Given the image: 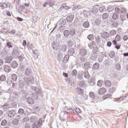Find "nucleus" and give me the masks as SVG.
<instances>
[{
	"label": "nucleus",
	"mask_w": 128,
	"mask_h": 128,
	"mask_svg": "<svg viewBox=\"0 0 128 128\" xmlns=\"http://www.w3.org/2000/svg\"><path fill=\"white\" fill-rule=\"evenodd\" d=\"M43 6H44V8L47 6L49 10H54V3L52 0H48L47 2L44 4Z\"/></svg>",
	"instance_id": "nucleus-1"
},
{
	"label": "nucleus",
	"mask_w": 128,
	"mask_h": 128,
	"mask_svg": "<svg viewBox=\"0 0 128 128\" xmlns=\"http://www.w3.org/2000/svg\"><path fill=\"white\" fill-rule=\"evenodd\" d=\"M31 89L32 90L35 92L36 94V98H38V95L42 96V91L41 89L38 88L37 86H32Z\"/></svg>",
	"instance_id": "nucleus-2"
},
{
	"label": "nucleus",
	"mask_w": 128,
	"mask_h": 128,
	"mask_svg": "<svg viewBox=\"0 0 128 128\" xmlns=\"http://www.w3.org/2000/svg\"><path fill=\"white\" fill-rule=\"evenodd\" d=\"M42 126V119L40 118L37 124L34 123L32 124V128H40Z\"/></svg>",
	"instance_id": "nucleus-3"
},
{
	"label": "nucleus",
	"mask_w": 128,
	"mask_h": 128,
	"mask_svg": "<svg viewBox=\"0 0 128 128\" xmlns=\"http://www.w3.org/2000/svg\"><path fill=\"white\" fill-rule=\"evenodd\" d=\"M60 120L64 122L68 120V115H66V112L64 110L62 111L60 114Z\"/></svg>",
	"instance_id": "nucleus-4"
},
{
	"label": "nucleus",
	"mask_w": 128,
	"mask_h": 128,
	"mask_svg": "<svg viewBox=\"0 0 128 128\" xmlns=\"http://www.w3.org/2000/svg\"><path fill=\"white\" fill-rule=\"evenodd\" d=\"M24 80L28 86L30 84H32V82H34V77L32 76H30L29 78L24 77Z\"/></svg>",
	"instance_id": "nucleus-5"
},
{
	"label": "nucleus",
	"mask_w": 128,
	"mask_h": 128,
	"mask_svg": "<svg viewBox=\"0 0 128 128\" xmlns=\"http://www.w3.org/2000/svg\"><path fill=\"white\" fill-rule=\"evenodd\" d=\"M89 96L93 102H98V99L96 98V94L94 92H90L89 93Z\"/></svg>",
	"instance_id": "nucleus-6"
},
{
	"label": "nucleus",
	"mask_w": 128,
	"mask_h": 128,
	"mask_svg": "<svg viewBox=\"0 0 128 128\" xmlns=\"http://www.w3.org/2000/svg\"><path fill=\"white\" fill-rule=\"evenodd\" d=\"M32 74V68H28L24 70V74L26 76H30Z\"/></svg>",
	"instance_id": "nucleus-7"
},
{
	"label": "nucleus",
	"mask_w": 128,
	"mask_h": 128,
	"mask_svg": "<svg viewBox=\"0 0 128 128\" xmlns=\"http://www.w3.org/2000/svg\"><path fill=\"white\" fill-rule=\"evenodd\" d=\"M64 8L65 10H70V7L67 6L66 4L64 3L60 6V7L58 10V12L62 11Z\"/></svg>",
	"instance_id": "nucleus-8"
},
{
	"label": "nucleus",
	"mask_w": 128,
	"mask_h": 128,
	"mask_svg": "<svg viewBox=\"0 0 128 128\" xmlns=\"http://www.w3.org/2000/svg\"><path fill=\"white\" fill-rule=\"evenodd\" d=\"M4 70L5 72H10L12 68L8 65H5L4 66Z\"/></svg>",
	"instance_id": "nucleus-9"
},
{
	"label": "nucleus",
	"mask_w": 128,
	"mask_h": 128,
	"mask_svg": "<svg viewBox=\"0 0 128 128\" xmlns=\"http://www.w3.org/2000/svg\"><path fill=\"white\" fill-rule=\"evenodd\" d=\"M74 16L73 14H70V15H68V16H67V17L66 18V20L68 22H72V20H74Z\"/></svg>",
	"instance_id": "nucleus-10"
},
{
	"label": "nucleus",
	"mask_w": 128,
	"mask_h": 128,
	"mask_svg": "<svg viewBox=\"0 0 128 128\" xmlns=\"http://www.w3.org/2000/svg\"><path fill=\"white\" fill-rule=\"evenodd\" d=\"M52 46L54 50H58V42H54L52 44Z\"/></svg>",
	"instance_id": "nucleus-11"
},
{
	"label": "nucleus",
	"mask_w": 128,
	"mask_h": 128,
	"mask_svg": "<svg viewBox=\"0 0 128 128\" xmlns=\"http://www.w3.org/2000/svg\"><path fill=\"white\" fill-rule=\"evenodd\" d=\"M91 12L94 14H96L97 12L98 11V6H94L90 10Z\"/></svg>",
	"instance_id": "nucleus-12"
},
{
	"label": "nucleus",
	"mask_w": 128,
	"mask_h": 128,
	"mask_svg": "<svg viewBox=\"0 0 128 128\" xmlns=\"http://www.w3.org/2000/svg\"><path fill=\"white\" fill-rule=\"evenodd\" d=\"M102 36L104 40H106L110 38V34L108 33V32H104L102 34Z\"/></svg>",
	"instance_id": "nucleus-13"
},
{
	"label": "nucleus",
	"mask_w": 128,
	"mask_h": 128,
	"mask_svg": "<svg viewBox=\"0 0 128 128\" xmlns=\"http://www.w3.org/2000/svg\"><path fill=\"white\" fill-rule=\"evenodd\" d=\"M16 115V111L14 110H10V111L8 112V116L9 118H14V116Z\"/></svg>",
	"instance_id": "nucleus-14"
},
{
	"label": "nucleus",
	"mask_w": 128,
	"mask_h": 128,
	"mask_svg": "<svg viewBox=\"0 0 128 128\" xmlns=\"http://www.w3.org/2000/svg\"><path fill=\"white\" fill-rule=\"evenodd\" d=\"M80 56H86V50L84 48L80 49Z\"/></svg>",
	"instance_id": "nucleus-15"
},
{
	"label": "nucleus",
	"mask_w": 128,
	"mask_h": 128,
	"mask_svg": "<svg viewBox=\"0 0 128 128\" xmlns=\"http://www.w3.org/2000/svg\"><path fill=\"white\" fill-rule=\"evenodd\" d=\"M30 122L35 124V122H38V117H36V116H32L30 118Z\"/></svg>",
	"instance_id": "nucleus-16"
},
{
	"label": "nucleus",
	"mask_w": 128,
	"mask_h": 128,
	"mask_svg": "<svg viewBox=\"0 0 128 128\" xmlns=\"http://www.w3.org/2000/svg\"><path fill=\"white\" fill-rule=\"evenodd\" d=\"M27 102L28 104H34V99L32 98L29 97L27 98Z\"/></svg>",
	"instance_id": "nucleus-17"
},
{
	"label": "nucleus",
	"mask_w": 128,
	"mask_h": 128,
	"mask_svg": "<svg viewBox=\"0 0 128 128\" xmlns=\"http://www.w3.org/2000/svg\"><path fill=\"white\" fill-rule=\"evenodd\" d=\"M76 92L78 94H84V90H82V88H76Z\"/></svg>",
	"instance_id": "nucleus-18"
},
{
	"label": "nucleus",
	"mask_w": 128,
	"mask_h": 128,
	"mask_svg": "<svg viewBox=\"0 0 128 128\" xmlns=\"http://www.w3.org/2000/svg\"><path fill=\"white\" fill-rule=\"evenodd\" d=\"M66 44L62 45L60 46V51L62 52H66Z\"/></svg>",
	"instance_id": "nucleus-19"
},
{
	"label": "nucleus",
	"mask_w": 128,
	"mask_h": 128,
	"mask_svg": "<svg viewBox=\"0 0 128 128\" xmlns=\"http://www.w3.org/2000/svg\"><path fill=\"white\" fill-rule=\"evenodd\" d=\"M118 18H120V16L118 15V13H114L112 16V18L114 20H118Z\"/></svg>",
	"instance_id": "nucleus-20"
},
{
	"label": "nucleus",
	"mask_w": 128,
	"mask_h": 128,
	"mask_svg": "<svg viewBox=\"0 0 128 128\" xmlns=\"http://www.w3.org/2000/svg\"><path fill=\"white\" fill-rule=\"evenodd\" d=\"M12 124L14 126H18V120L16 118L13 119Z\"/></svg>",
	"instance_id": "nucleus-21"
},
{
	"label": "nucleus",
	"mask_w": 128,
	"mask_h": 128,
	"mask_svg": "<svg viewBox=\"0 0 128 128\" xmlns=\"http://www.w3.org/2000/svg\"><path fill=\"white\" fill-rule=\"evenodd\" d=\"M10 66L12 68H18V64L16 61H14L10 64Z\"/></svg>",
	"instance_id": "nucleus-22"
},
{
	"label": "nucleus",
	"mask_w": 128,
	"mask_h": 128,
	"mask_svg": "<svg viewBox=\"0 0 128 128\" xmlns=\"http://www.w3.org/2000/svg\"><path fill=\"white\" fill-rule=\"evenodd\" d=\"M88 47L90 48H94L96 47V42H94V41L88 44Z\"/></svg>",
	"instance_id": "nucleus-23"
},
{
	"label": "nucleus",
	"mask_w": 128,
	"mask_h": 128,
	"mask_svg": "<svg viewBox=\"0 0 128 128\" xmlns=\"http://www.w3.org/2000/svg\"><path fill=\"white\" fill-rule=\"evenodd\" d=\"M6 76L4 74H3L0 76V82H6Z\"/></svg>",
	"instance_id": "nucleus-24"
},
{
	"label": "nucleus",
	"mask_w": 128,
	"mask_h": 128,
	"mask_svg": "<svg viewBox=\"0 0 128 128\" xmlns=\"http://www.w3.org/2000/svg\"><path fill=\"white\" fill-rule=\"evenodd\" d=\"M11 78L12 82H16V80H18V76L16 74H12L11 76Z\"/></svg>",
	"instance_id": "nucleus-25"
},
{
	"label": "nucleus",
	"mask_w": 128,
	"mask_h": 128,
	"mask_svg": "<svg viewBox=\"0 0 128 128\" xmlns=\"http://www.w3.org/2000/svg\"><path fill=\"white\" fill-rule=\"evenodd\" d=\"M106 92V88H101L98 90V94H105Z\"/></svg>",
	"instance_id": "nucleus-26"
},
{
	"label": "nucleus",
	"mask_w": 128,
	"mask_h": 128,
	"mask_svg": "<svg viewBox=\"0 0 128 128\" xmlns=\"http://www.w3.org/2000/svg\"><path fill=\"white\" fill-rule=\"evenodd\" d=\"M58 60H62L64 58V54L62 52V51H60L58 54Z\"/></svg>",
	"instance_id": "nucleus-27"
},
{
	"label": "nucleus",
	"mask_w": 128,
	"mask_h": 128,
	"mask_svg": "<svg viewBox=\"0 0 128 128\" xmlns=\"http://www.w3.org/2000/svg\"><path fill=\"white\" fill-rule=\"evenodd\" d=\"M6 48H12V44L11 42H7L6 44Z\"/></svg>",
	"instance_id": "nucleus-28"
},
{
	"label": "nucleus",
	"mask_w": 128,
	"mask_h": 128,
	"mask_svg": "<svg viewBox=\"0 0 128 128\" xmlns=\"http://www.w3.org/2000/svg\"><path fill=\"white\" fill-rule=\"evenodd\" d=\"M116 30H114L110 31L109 34L110 36H116Z\"/></svg>",
	"instance_id": "nucleus-29"
},
{
	"label": "nucleus",
	"mask_w": 128,
	"mask_h": 128,
	"mask_svg": "<svg viewBox=\"0 0 128 128\" xmlns=\"http://www.w3.org/2000/svg\"><path fill=\"white\" fill-rule=\"evenodd\" d=\"M29 5L28 4H24L20 6L21 8L24 10H26L28 8Z\"/></svg>",
	"instance_id": "nucleus-30"
},
{
	"label": "nucleus",
	"mask_w": 128,
	"mask_h": 128,
	"mask_svg": "<svg viewBox=\"0 0 128 128\" xmlns=\"http://www.w3.org/2000/svg\"><path fill=\"white\" fill-rule=\"evenodd\" d=\"M18 86L20 88H24V82L22 80H20L19 81Z\"/></svg>",
	"instance_id": "nucleus-31"
},
{
	"label": "nucleus",
	"mask_w": 128,
	"mask_h": 128,
	"mask_svg": "<svg viewBox=\"0 0 128 128\" xmlns=\"http://www.w3.org/2000/svg\"><path fill=\"white\" fill-rule=\"evenodd\" d=\"M104 84L106 86H112V82L108 80H105Z\"/></svg>",
	"instance_id": "nucleus-32"
},
{
	"label": "nucleus",
	"mask_w": 128,
	"mask_h": 128,
	"mask_svg": "<svg viewBox=\"0 0 128 128\" xmlns=\"http://www.w3.org/2000/svg\"><path fill=\"white\" fill-rule=\"evenodd\" d=\"M0 8H8L10 7V5L8 4H6V3H0Z\"/></svg>",
	"instance_id": "nucleus-33"
},
{
	"label": "nucleus",
	"mask_w": 128,
	"mask_h": 128,
	"mask_svg": "<svg viewBox=\"0 0 128 128\" xmlns=\"http://www.w3.org/2000/svg\"><path fill=\"white\" fill-rule=\"evenodd\" d=\"M83 26L85 28H90V23L88 22H85L83 24Z\"/></svg>",
	"instance_id": "nucleus-34"
},
{
	"label": "nucleus",
	"mask_w": 128,
	"mask_h": 128,
	"mask_svg": "<svg viewBox=\"0 0 128 128\" xmlns=\"http://www.w3.org/2000/svg\"><path fill=\"white\" fill-rule=\"evenodd\" d=\"M12 58L11 56L8 57L6 58V64H10V62H12Z\"/></svg>",
	"instance_id": "nucleus-35"
},
{
	"label": "nucleus",
	"mask_w": 128,
	"mask_h": 128,
	"mask_svg": "<svg viewBox=\"0 0 128 128\" xmlns=\"http://www.w3.org/2000/svg\"><path fill=\"white\" fill-rule=\"evenodd\" d=\"M99 10H100V12H104V10H106V6L101 5L99 7Z\"/></svg>",
	"instance_id": "nucleus-36"
},
{
	"label": "nucleus",
	"mask_w": 128,
	"mask_h": 128,
	"mask_svg": "<svg viewBox=\"0 0 128 128\" xmlns=\"http://www.w3.org/2000/svg\"><path fill=\"white\" fill-rule=\"evenodd\" d=\"M93 68L94 70H98V68H100V64L96 62L93 65Z\"/></svg>",
	"instance_id": "nucleus-37"
},
{
	"label": "nucleus",
	"mask_w": 128,
	"mask_h": 128,
	"mask_svg": "<svg viewBox=\"0 0 128 128\" xmlns=\"http://www.w3.org/2000/svg\"><path fill=\"white\" fill-rule=\"evenodd\" d=\"M68 60H70V56L68 54H66L64 57V62H68Z\"/></svg>",
	"instance_id": "nucleus-38"
},
{
	"label": "nucleus",
	"mask_w": 128,
	"mask_h": 128,
	"mask_svg": "<svg viewBox=\"0 0 128 128\" xmlns=\"http://www.w3.org/2000/svg\"><path fill=\"white\" fill-rule=\"evenodd\" d=\"M64 35L65 36L66 38H68V36H70V31L68 30H65L64 32Z\"/></svg>",
	"instance_id": "nucleus-39"
},
{
	"label": "nucleus",
	"mask_w": 128,
	"mask_h": 128,
	"mask_svg": "<svg viewBox=\"0 0 128 128\" xmlns=\"http://www.w3.org/2000/svg\"><path fill=\"white\" fill-rule=\"evenodd\" d=\"M83 14L85 16H88L90 14V12L84 10Z\"/></svg>",
	"instance_id": "nucleus-40"
},
{
	"label": "nucleus",
	"mask_w": 128,
	"mask_h": 128,
	"mask_svg": "<svg viewBox=\"0 0 128 128\" xmlns=\"http://www.w3.org/2000/svg\"><path fill=\"white\" fill-rule=\"evenodd\" d=\"M74 54V50L73 48H70L68 52V54L70 56H72Z\"/></svg>",
	"instance_id": "nucleus-41"
},
{
	"label": "nucleus",
	"mask_w": 128,
	"mask_h": 128,
	"mask_svg": "<svg viewBox=\"0 0 128 128\" xmlns=\"http://www.w3.org/2000/svg\"><path fill=\"white\" fill-rule=\"evenodd\" d=\"M100 18H98L96 20H95V24H96V26H100Z\"/></svg>",
	"instance_id": "nucleus-42"
},
{
	"label": "nucleus",
	"mask_w": 128,
	"mask_h": 128,
	"mask_svg": "<svg viewBox=\"0 0 128 128\" xmlns=\"http://www.w3.org/2000/svg\"><path fill=\"white\" fill-rule=\"evenodd\" d=\"M64 110H65V112H66V110H68V112H74V110H72V108H70L66 106H65L64 108Z\"/></svg>",
	"instance_id": "nucleus-43"
},
{
	"label": "nucleus",
	"mask_w": 128,
	"mask_h": 128,
	"mask_svg": "<svg viewBox=\"0 0 128 128\" xmlns=\"http://www.w3.org/2000/svg\"><path fill=\"white\" fill-rule=\"evenodd\" d=\"M24 109L20 108L18 110V114H20V116H22V114H24Z\"/></svg>",
	"instance_id": "nucleus-44"
},
{
	"label": "nucleus",
	"mask_w": 128,
	"mask_h": 128,
	"mask_svg": "<svg viewBox=\"0 0 128 128\" xmlns=\"http://www.w3.org/2000/svg\"><path fill=\"white\" fill-rule=\"evenodd\" d=\"M34 54L36 56V58H35L36 60L37 58H38V56H40V54H38V52L37 50H34L33 51Z\"/></svg>",
	"instance_id": "nucleus-45"
},
{
	"label": "nucleus",
	"mask_w": 128,
	"mask_h": 128,
	"mask_svg": "<svg viewBox=\"0 0 128 128\" xmlns=\"http://www.w3.org/2000/svg\"><path fill=\"white\" fill-rule=\"evenodd\" d=\"M95 38H96V42L97 44H100V41L102 40H100V36H97Z\"/></svg>",
	"instance_id": "nucleus-46"
},
{
	"label": "nucleus",
	"mask_w": 128,
	"mask_h": 128,
	"mask_svg": "<svg viewBox=\"0 0 128 128\" xmlns=\"http://www.w3.org/2000/svg\"><path fill=\"white\" fill-rule=\"evenodd\" d=\"M102 18L104 20H106V18H108V13H104L102 15Z\"/></svg>",
	"instance_id": "nucleus-47"
},
{
	"label": "nucleus",
	"mask_w": 128,
	"mask_h": 128,
	"mask_svg": "<svg viewBox=\"0 0 128 128\" xmlns=\"http://www.w3.org/2000/svg\"><path fill=\"white\" fill-rule=\"evenodd\" d=\"M103 84L104 81H102V80H99L97 82V85L98 86H102Z\"/></svg>",
	"instance_id": "nucleus-48"
},
{
	"label": "nucleus",
	"mask_w": 128,
	"mask_h": 128,
	"mask_svg": "<svg viewBox=\"0 0 128 128\" xmlns=\"http://www.w3.org/2000/svg\"><path fill=\"white\" fill-rule=\"evenodd\" d=\"M107 10L108 12H112V10H114V6H108Z\"/></svg>",
	"instance_id": "nucleus-49"
},
{
	"label": "nucleus",
	"mask_w": 128,
	"mask_h": 128,
	"mask_svg": "<svg viewBox=\"0 0 128 128\" xmlns=\"http://www.w3.org/2000/svg\"><path fill=\"white\" fill-rule=\"evenodd\" d=\"M87 38L89 40H94V35L92 34H90L88 35Z\"/></svg>",
	"instance_id": "nucleus-50"
},
{
	"label": "nucleus",
	"mask_w": 128,
	"mask_h": 128,
	"mask_svg": "<svg viewBox=\"0 0 128 128\" xmlns=\"http://www.w3.org/2000/svg\"><path fill=\"white\" fill-rule=\"evenodd\" d=\"M84 76L85 78H90V74H88V71L85 72L84 74Z\"/></svg>",
	"instance_id": "nucleus-51"
},
{
	"label": "nucleus",
	"mask_w": 128,
	"mask_h": 128,
	"mask_svg": "<svg viewBox=\"0 0 128 128\" xmlns=\"http://www.w3.org/2000/svg\"><path fill=\"white\" fill-rule=\"evenodd\" d=\"M115 68L117 70H120L121 68H120V64L118 63L116 64L115 66Z\"/></svg>",
	"instance_id": "nucleus-52"
},
{
	"label": "nucleus",
	"mask_w": 128,
	"mask_h": 128,
	"mask_svg": "<svg viewBox=\"0 0 128 128\" xmlns=\"http://www.w3.org/2000/svg\"><path fill=\"white\" fill-rule=\"evenodd\" d=\"M70 34L72 36H74V34H76V30H74V29H72L70 30Z\"/></svg>",
	"instance_id": "nucleus-53"
},
{
	"label": "nucleus",
	"mask_w": 128,
	"mask_h": 128,
	"mask_svg": "<svg viewBox=\"0 0 128 128\" xmlns=\"http://www.w3.org/2000/svg\"><path fill=\"white\" fill-rule=\"evenodd\" d=\"M120 39H121L120 35L117 34L116 36V42H120Z\"/></svg>",
	"instance_id": "nucleus-54"
},
{
	"label": "nucleus",
	"mask_w": 128,
	"mask_h": 128,
	"mask_svg": "<svg viewBox=\"0 0 128 128\" xmlns=\"http://www.w3.org/2000/svg\"><path fill=\"white\" fill-rule=\"evenodd\" d=\"M114 54H116V53L114 52L111 51L110 54V57L111 58H114Z\"/></svg>",
	"instance_id": "nucleus-55"
},
{
	"label": "nucleus",
	"mask_w": 128,
	"mask_h": 128,
	"mask_svg": "<svg viewBox=\"0 0 128 128\" xmlns=\"http://www.w3.org/2000/svg\"><path fill=\"white\" fill-rule=\"evenodd\" d=\"M125 98H126V96H122L118 100V101L119 100L120 102H122V100H124Z\"/></svg>",
	"instance_id": "nucleus-56"
},
{
	"label": "nucleus",
	"mask_w": 128,
	"mask_h": 128,
	"mask_svg": "<svg viewBox=\"0 0 128 128\" xmlns=\"http://www.w3.org/2000/svg\"><path fill=\"white\" fill-rule=\"evenodd\" d=\"M30 120V118L28 117H25L23 118L22 122H28Z\"/></svg>",
	"instance_id": "nucleus-57"
},
{
	"label": "nucleus",
	"mask_w": 128,
	"mask_h": 128,
	"mask_svg": "<svg viewBox=\"0 0 128 128\" xmlns=\"http://www.w3.org/2000/svg\"><path fill=\"white\" fill-rule=\"evenodd\" d=\"M78 74V71L76 70H74L72 71V76H76Z\"/></svg>",
	"instance_id": "nucleus-58"
},
{
	"label": "nucleus",
	"mask_w": 128,
	"mask_h": 128,
	"mask_svg": "<svg viewBox=\"0 0 128 128\" xmlns=\"http://www.w3.org/2000/svg\"><path fill=\"white\" fill-rule=\"evenodd\" d=\"M6 120H3L2 122H1V125L4 126H6Z\"/></svg>",
	"instance_id": "nucleus-59"
},
{
	"label": "nucleus",
	"mask_w": 128,
	"mask_h": 128,
	"mask_svg": "<svg viewBox=\"0 0 128 128\" xmlns=\"http://www.w3.org/2000/svg\"><path fill=\"white\" fill-rule=\"evenodd\" d=\"M34 110H36V112H40V106H36L34 108Z\"/></svg>",
	"instance_id": "nucleus-60"
},
{
	"label": "nucleus",
	"mask_w": 128,
	"mask_h": 128,
	"mask_svg": "<svg viewBox=\"0 0 128 128\" xmlns=\"http://www.w3.org/2000/svg\"><path fill=\"white\" fill-rule=\"evenodd\" d=\"M74 112H76V114H80L82 112V110L79 108H76Z\"/></svg>",
	"instance_id": "nucleus-61"
},
{
	"label": "nucleus",
	"mask_w": 128,
	"mask_h": 128,
	"mask_svg": "<svg viewBox=\"0 0 128 128\" xmlns=\"http://www.w3.org/2000/svg\"><path fill=\"white\" fill-rule=\"evenodd\" d=\"M84 68H90V63L88 62H86L84 64Z\"/></svg>",
	"instance_id": "nucleus-62"
},
{
	"label": "nucleus",
	"mask_w": 128,
	"mask_h": 128,
	"mask_svg": "<svg viewBox=\"0 0 128 128\" xmlns=\"http://www.w3.org/2000/svg\"><path fill=\"white\" fill-rule=\"evenodd\" d=\"M123 40L126 42L128 40V35H124L123 37Z\"/></svg>",
	"instance_id": "nucleus-63"
},
{
	"label": "nucleus",
	"mask_w": 128,
	"mask_h": 128,
	"mask_svg": "<svg viewBox=\"0 0 128 128\" xmlns=\"http://www.w3.org/2000/svg\"><path fill=\"white\" fill-rule=\"evenodd\" d=\"M25 128H30V125L29 123H26L25 124Z\"/></svg>",
	"instance_id": "nucleus-64"
}]
</instances>
